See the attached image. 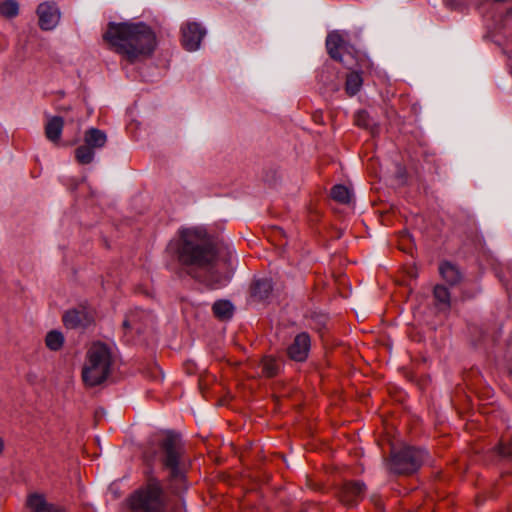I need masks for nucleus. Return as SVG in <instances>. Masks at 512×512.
Masks as SVG:
<instances>
[{"label":"nucleus","instance_id":"obj_28","mask_svg":"<svg viewBox=\"0 0 512 512\" xmlns=\"http://www.w3.org/2000/svg\"><path fill=\"white\" fill-rule=\"evenodd\" d=\"M407 275L409 277V281L407 282H404L403 284L404 285H407V286H412L413 283L411 282L412 279L416 278L417 277V271L414 269V268H411L408 272H407Z\"/></svg>","mask_w":512,"mask_h":512},{"label":"nucleus","instance_id":"obj_13","mask_svg":"<svg viewBox=\"0 0 512 512\" xmlns=\"http://www.w3.org/2000/svg\"><path fill=\"white\" fill-rule=\"evenodd\" d=\"M439 273L443 280L450 286L465 284V276L461 269L454 263L443 261L439 265Z\"/></svg>","mask_w":512,"mask_h":512},{"label":"nucleus","instance_id":"obj_20","mask_svg":"<svg viewBox=\"0 0 512 512\" xmlns=\"http://www.w3.org/2000/svg\"><path fill=\"white\" fill-rule=\"evenodd\" d=\"M45 343L50 350L58 351L64 344V336L60 331L52 330L47 333Z\"/></svg>","mask_w":512,"mask_h":512},{"label":"nucleus","instance_id":"obj_11","mask_svg":"<svg viewBox=\"0 0 512 512\" xmlns=\"http://www.w3.org/2000/svg\"><path fill=\"white\" fill-rule=\"evenodd\" d=\"M310 347V336L308 333L302 332L295 336L293 342L287 349V353L292 360L302 362L307 359Z\"/></svg>","mask_w":512,"mask_h":512},{"label":"nucleus","instance_id":"obj_27","mask_svg":"<svg viewBox=\"0 0 512 512\" xmlns=\"http://www.w3.org/2000/svg\"><path fill=\"white\" fill-rule=\"evenodd\" d=\"M252 294H251V298L253 299H262L264 297L267 296V293L269 290L267 289H264V290H252Z\"/></svg>","mask_w":512,"mask_h":512},{"label":"nucleus","instance_id":"obj_30","mask_svg":"<svg viewBox=\"0 0 512 512\" xmlns=\"http://www.w3.org/2000/svg\"><path fill=\"white\" fill-rule=\"evenodd\" d=\"M5 450V441L2 437H0V456L3 454Z\"/></svg>","mask_w":512,"mask_h":512},{"label":"nucleus","instance_id":"obj_24","mask_svg":"<svg viewBox=\"0 0 512 512\" xmlns=\"http://www.w3.org/2000/svg\"><path fill=\"white\" fill-rule=\"evenodd\" d=\"M355 122L358 126L370 129L374 133L375 123L366 111H359L355 116Z\"/></svg>","mask_w":512,"mask_h":512},{"label":"nucleus","instance_id":"obj_9","mask_svg":"<svg viewBox=\"0 0 512 512\" xmlns=\"http://www.w3.org/2000/svg\"><path fill=\"white\" fill-rule=\"evenodd\" d=\"M39 27L44 31L54 30L61 18V12L58 6L53 2H43L38 5L36 10Z\"/></svg>","mask_w":512,"mask_h":512},{"label":"nucleus","instance_id":"obj_29","mask_svg":"<svg viewBox=\"0 0 512 512\" xmlns=\"http://www.w3.org/2000/svg\"><path fill=\"white\" fill-rule=\"evenodd\" d=\"M123 326L125 328H131V329H135V330H139L136 326H135V323H134V320L132 318H128L126 319L124 322H123Z\"/></svg>","mask_w":512,"mask_h":512},{"label":"nucleus","instance_id":"obj_2","mask_svg":"<svg viewBox=\"0 0 512 512\" xmlns=\"http://www.w3.org/2000/svg\"><path fill=\"white\" fill-rule=\"evenodd\" d=\"M104 39L130 62L149 57L157 45L154 31L143 22L110 24Z\"/></svg>","mask_w":512,"mask_h":512},{"label":"nucleus","instance_id":"obj_4","mask_svg":"<svg viewBox=\"0 0 512 512\" xmlns=\"http://www.w3.org/2000/svg\"><path fill=\"white\" fill-rule=\"evenodd\" d=\"M166 505L164 490L156 478H150L146 486L130 498L131 508L141 512H164Z\"/></svg>","mask_w":512,"mask_h":512},{"label":"nucleus","instance_id":"obj_18","mask_svg":"<svg viewBox=\"0 0 512 512\" xmlns=\"http://www.w3.org/2000/svg\"><path fill=\"white\" fill-rule=\"evenodd\" d=\"M75 157L80 164H89L95 158V149L83 143L76 149Z\"/></svg>","mask_w":512,"mask_h":512},{"label":"nucleus","instance_id":"obj_31","mask_svg":"<svg viewBox=\"0 0 512 512\" xmlns=\"http://www.w3.org/2000/svg\"><path fill=\"white\" fill-rule=\"evenodd\" d=\"M339 284H340V285H346V283H344V281H343V280H341V281L339 282Z\"/></svg>","mask_w":512,"mask_h":512},{"label":"nucleus","instance_id":"obj_5","mask_svg":"<svg viewBox=\"0 0 512 512\" xmlns=\"http://www.w3.org/2000/svg\"><path fill=\"white\" fill-rule=\"evenodd\" d=\"M426 457V452L411 446H403L396 450L392 449L388 468L393 473L411 474L416 472Z\"/></svg>","mask_w":512,"mask_h":512},{"label":"nucleus","instance_id":"obj_10","mask_svg":"<svg viewBox=\"0 0 512 512\" xmlns=\"http://www.w3.org/2000/svg\"><path fill=\"white\" fill-rule=\"evenodd\" d=\"M94 321V313L86 307L70 309L63 315L64 325L69 329L86 328Z\"/></svg>","mask_w":512,"mask_h":512},{"label":"nucleus","instance_id":"obj_17","mask_svg":"<svg viewBox=\"0 0 512 512\" xmlns=\"http://www.w3.org/2000/svg\"><path fill=\"white\" fill-rule=\"evenodd\" d=\"M212 310L220 320H228L233 316L234 305L229 300H218L213 304Z\"/></svg>","mask_w":512,"mask_h":512},{"label":"nucleus","instance_id":"obj_14","mask_svg":"<svg viewBox=\"0 0 512 512\" xmlns=\"http://www.w3.org/2000/svg\"><path fill=\"white\" fill-rule=\"evenodd\" d=\"M27 506L32 512H65L46 501L42 494L33 493L28 496Z\"/></svg>","mask_w":512,"mask_h":512},{"label":"nucleus","instance_id":"obj_12","mask_svg":"<svg viewBox=\"0 0 512 512\" xmlns=\"http://www.w3.org/2000/svg\"><path fill=\"white\" fill-rule=\"evenodd\" d=\"M366 486L361 481L346 483L341 492L340 500L347 506H354L358 501L364 498Z\"/></svg>","mask_w":512,"mask_h":512},{"label":"nucleus","instance_id":"obj_15","mask_svg":"<svg viewBox=\"0 0 512 512\" xmlns=\"http://www.w3.org/2000/svg\"><path fill=\"white\" fill-rule=\"evenodd\" d=\"M64 120L59 116L49 117L45 124V135L53 143H57L62 134Z\"/></svg>","mask_w":512,"mask_h":512},{"label":"nucleus","instance_id":"obj_3","mask_svg":"<svg viewBox=\"0 0 512 512\" xmlns=\"http://www.w3.org/2000/svg\"><path fill=\"white\" fill-rule=\"evenodd\" d=\"M111 349L104 343H93L86 353L82 368V380L88 387H94L103 383L111 372Z\"/></svg>","mask_w":512,"mask_h":512},{"label":"nucleus","instance_id":"obj_21","mask_svg":"<svg viewBox=\"0 0 512 512\" xmlns=\"http://www.w3.org/2000/svg\"><path fill=\"white\" fill-rule=\"evenodd\" d=\"M362 77L357 72H351L346 79V91L349 95L353 96L359 92L362 86Z\"/></svg>","mask_w":512,"mask_h":512},{"label":"nucleus","instance_id":"obj_19","mask_svg":"<svg viewBox=\"0 0 512 512\" xmlns=\"http://www.w3.org/2000/svg\"><path fill=\"white\" fill-rule=\"evenodd\" d=\"M331 197L342 204H349L352 200V191L344 185H335L331 190Z\"/></svg>","mask_w":512,"mask_h":512},{"label":"nucleus","instance_id":"obj_1","mask_svg":"<svg viewBox=\"0 0 512 512\" xmlns=\"http://www.w3.org/2000/svg\"><path fill=\"white\" fill-rule=\"evenodd\" d=\"M179 260L198 266L200 284L224 287L229 285L237 263L235 249L230 244H214L205 230L185 228L180 232Z\"/></svg>","mask_w":512,"mask_h":512},{"label":"nucleus","instance_id":"obj_8","mask_svg":"<svg viewBox=\"0 0 512 512\" xmlns=\"http://www.w3.org/2000/svg\"><path fill=\"white\" fill-rule=\"evenodd\" d=\"M205 35L206 30L198 22L188 21L181 27V42L189 52H195L200 48Z\"/></svg>","mask_w":512,"mask_h":512},{"label":"nucleus","instance_id":"obj_7","mask_svg":"<svg viewBox=\"0 0 512 512\" xmlns=\"http://www.w3.org/2000/svg\"><path fill=\"white\" fill-rule=\"evenodd\" d=\"M326 47L328 50L329 55L340 62H342L348 69H353L355 67L354 65V59L353 57L348 53L345 54L347 50L346 41L344 39V36L339 31H333L331 32L326 39Z\"/></svg>","mask_w":512,"mask_h":512},{"label":"nucleus","instance_id":"obj_26","mask_svg":"<svg viewBox=\"0 0 512 512\" xmlns=\"http://www.w3.org/2000/svg\"><path fill=\"white\" fill-rule=\"evenodd\" d=\"M274 285H276V283H274L272 281V278L266 277V276L256 278L255 281H254V288H257V289H260V288H271Z\"/></svg>","mask_w":512,"mask_h":512},{"label":"nucleus","instance_id":"obj_22","mask_svg":"<svg viewBox=\"0 0 512 512\" xmlns=\"http://www.w3.org/2000/svg\"><path fill=\"white\" fill-rule=\"evenodd\" d=\"M261 367L263 374H265L267 377H273L276 375L280 368L277 360L271 356L263 358Z\"/></svg>","mask_w":512,"mask_h":512},{"label":"nucleus","instance_id":"obj_25","mask_svg":"<svg viewBox=\"0 0 512 512\" xmlns=\"http://www.w3.org/2000/svg\"><path fill=\"white\" fill-rule=\"evenodd\" d=\"M435 299L440 305L448 306L450 301L449 290H433Z\"/></svg>","mask_w":512,"mask_h":512},{"label":"nucleus","instance_id":"obj_6","mask_svg":"<svg viewBox=\"0 0 512 512\" xmlns=\"http://www.w3.org/2000/svg\"><path fill=\"white\" fill-rule=\"evenodd\" d=\"M161 449L163 451L162 462L164 467L170 470L171 480L182 481L185 475L181 463L183 451L179 436L168 432L161 442Z\"/></svg>","mask_w":512,"mask_h":512},{"label":"nucleus","instance_id":"obj_23","mask_svg":"<svg viewBox=\"0 0 512 512\" xmlns=\"http://www.w3.org/2000/svg\"><path fill=\"white\" fill-rule=\"evenodd\" d=\"M0 13L6 18H14L19 13V5L15 0H6L0 4Z\"/></svg>","mask_w":512,"mask_h":512},{"label":"nucleus","instance_id":"obj_16","mask_svg":"<svg viewBox=\"0 0 512 512\" xmlns=\"http://www.w3.org/2000/svg\"><path fill=\"white\" fill-rule=\"evenodd\" d=\"M83 140L86 145L97 150L105 146L107 142V135L104 131L91 127L85 131Z\"/></svg>","mask_w":512,"mask_h":512}]
</instances>
